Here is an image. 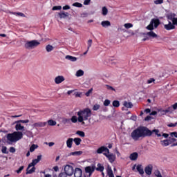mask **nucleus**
I'll list each match as a JSON object with an SVG mask.
<instances>
[{
	"label": "nucleus",
	"instance_id": "3",
	"mask_svg": "<svg viewBox=\"0 0 177 177\" xmlns=\"http://www.w3.org/2000/svg\"><path fill=\"white\" fill-rule=\"evenodd\" d=\"M77 117H79V122L84 125L85 121H88L90 117H92V110L89 108H86L83 110H80L77 113Z\"/></svg>",
	"mask_w": 177,
	"mask_h": 177
},
{
	"label": "nucleus",
	"instance_id": "51",
	"mask_svg": "<svg viewBox=\"0 0 177 177\" xmlns=\"http://www.w3.org/2000/svg\"><path fill=\"white\" fill-rule=\"evenodd\" d=\"M164 3V0H156L154 1L155 5H161V3Z\"/></svg>",
	"mask_w": 177,
	"mask_h": 177
},
{
	"label": "nucleus",
	"instance_id": "26",
	"mask_svg": "<svg viewBox=\"0 0 177 177\" xmlns=\"http://www.w3.org/2000/svg\"><path fill=\"white\" fill-rule=\"evenodd\" d=\"M130 160L132 161H135L136 160H138V153L134 152L131 153L129 156Z\"/></svg>",
	"mask_w": 177,
	"mask_h": 177
},
{
	"label": "nucleus",
	"instance_id": "42",
	"mask_svg": "<svg viewBox=\"0 0 177 177\" xmlns=\"http://www.w3.org/2000/svg\"><path fill=\"white\" fill-rule=\"evenodd\" d=\"M62 122L63 124H71V120L70 118H63Z\"/></svg>",
	"mask_w": 177,
	"mask_h": 177
},
{
	"label": "nucleus",
	"instance_id": "32",
	"mask_svg": "<svg viewBox=\"0 0 177 177\" xmlns=\"http://www.w3.org/2000/svg\"><path fill=\"white\" fill-rule=\"evenodd\" d=\"M155 177H162V173L160 170H156L153 173Z\"/></svg>",
	"mask_w": 177,
	"mask_h": 177
},
{
	"label": "nucleus",
	"instance_id": "49",
	"mask_svg": "<svg viewBox=\"0 0 177 177\" xmlns=\"http://www.w3.org/2000/svg\"><path fill=\"white\" fill-rule=\"evenodd\" d=\"M88 44V47H87V50H89L91 48V46H92V39H88L87 41Z\"/></svg>",
	"mask_w": 177,
	"mask_h": 177
},
{
	"label": "nucleus",
	"instance_id": "16",
	"mask_svg": "<svg viewBox=\"0 0 177 177\" xmlns=\"http://www.w3.org/2000/svg\"><path fill=\"white\" fill-rule=\"evenodd\" d=\"M104 151L105 153H109V149H108V148L106 147H100L98 149H97L96 153H97V154H102V153H104Z\"/></svg>",
	"mask_w": 177,
	"mask_h": 177
},
{
	"label": "nucleus",
	"instance_id": "39",
	"mask_svg": "<svg viewBox=\"0 0 177 177\" xmlns=\"http://www.w3.org/2000/svg\"><path fill=\"white\" fill-rule=\"evenodd\" d=\"M48 125H50V127H55V125H56L57 122L56 121L53 120H49L48 121Z\"/></svg>",
	"mask_w": 177,
	"mask_h": 177
},
{
	"label": "nucleus",
	"instance_id": "9",
	"mask_svg": "<svg viewBox=\"0 0 177 177\" xmlns=\"http://www.w3.org/2000/svg\"><path fill=\"white\" fill-rule=\"evenodd\" d=\"M41 160H42V155L37 156V158L32 160V162L29 164V167H35Z\"/></svg>",
	"mask_w": 177,
	"mask_h": 177
},
{
	"label": "nucleus",
	"instance_id": "13",
	"mask_svg": "<svg viewBox=\"0 0 177 177\" xmlns=\"http://www.w3.org/2000/svg\"><path fill=\"white\" fill-rule=\"evenodd\" d=\"M85 171L86 174H89L88 176H91L92 174L95 171V167L93 166H88L85 168Z\"/></svg>",
	"mask_w": 177,
	"mask_h": 177
},
{
	"label": "nucleus",
	"instance_id": "7",
	"mask_svg": "<svg viewBox=\"0 0 177 177\" xmlns=\"http://www.w3.org/2000/svg\"><path fill=\"white\" fill-rule=\"evenodd\" d=\"M104 156L106 157L109 160V161L111 163L114 162L115 161V155L113 153H110V150L109 149V153L108 152H104Z\"/></svg>",
	"mask_w": 177,
	"mask_h": 177
},
{
	"label": "nucleus",
	"instance_id": "47",
	"mask_svg": "<svg viewBox=\"0 0 177 177\" xmlns=\"http://www.w3.org/2000/svg\"><path fill=\"white\" fill-rule=\"evenodd\" d=\"M92 92H93V88H91L89 89L86 93V96L88 97L91 96V95H92Z\"/></svg>",
	"mask_w": 177,
	"mask_h": 177
},
{
	"label": "nucleus",
	"instance_id": "33",
	"mask_svg": "<svg viewBox=\"0 0 177 177\" xmlns=\"http://www.w3.org/2000/svg\"><path fill=\"white\" fill-rule=\"evenodd\" d=\"M96 170L100 171V172H103V171H104V167L102 166L100 163H98Z\"/></svg>",
	"mask_w": 177,
	"mask_h": 177
},
{
	"label": "nucleus",
	"instance_id": "60",
	"mask_svg": "<svg viewBox=\"0 0 177 177\" xmlns=\"http://www.w3.org/2000/svg\"><path fill=\"white\" fill-rule=\"evenodd\" d=\"M59 177H67V174H66V172L65 173H61V174H59Z\"/></svg>",
	"mask_w": 177,
	"mask_h": 177
},
{
	"label": "nucleus",
	"instance_id": "30",
	"mask_svg": "<svg viewBox=\"0 0 177 177\" xmlns=\"http://www.w3.org/2000/svg\"><path fill=\"white\" fill-rule=\"evenodd\" d=\"M53 49H55V47H53V46L48 44L46 46V52L49 53V52H52V50H53Z\"/></svg>",
	"mask_w": 177,
	"mask_h": 177
},
{
	"label": "nucleus",
	"instance_id": "45",
	"mask_svg": "<svg viewBox=\"0 0 177 177\" xmlns=\"http://www.w3.org/2000/svg\"><path fill=\"white\" fill-rule=\"evenodd\" d=\"M113 107H120V101L114 100L112 103Z\"/></svg>",
	"mask_w": 177,
	"mask_h": 177
},
{
	"label": "nucleus",
	"instance_id": "4",
	"mask_svg": "<svg viewBox=\"0 0 177 177\" xmlns=\"http://www.w3.org/2000/svg\"><path fill=\"white\" fill-rule=\"evenodd\" d=\"M20 139H23V132L21 131H15L7 135V140L11 143H15L20 140Z\"/></svg>",
	"mask_w": 177,
	"mask_h": 177
},
{
	"label": "nucleus",
	"instance_id": "36",
	"mask_svg": "<svg viewBox=\"0 0 177 177\" xmlns=\"http://www.w3.org/2000/svg\"><path fill=\"white\" fill-rule=\"evenodd\" d=\"M84 71L80 69L76 72L75 75L76 77H82V75H84Z\"/></svg>",
	"mask_w": 177,
	"mask_h": 177
},
{
	"label": "nucleus",
	"instance_id": "8",
	"mask_svg": "<svg viewBox=\"0 0 177 177\" xmlns=\"http://www.w3.org/2000/svg\"><path fill=\"white\" fill-rule=\"evenodd\" d=\"M64 171L68 176H71L74 174V168H73V166L68 165L65 166Z\"/></svg>",
	"mask_w": 177,
	"mask_h": 177
},
{
	"label": "nucleus",
	"instance_id": "61",
	"mask_svg": "<svg viewBox=\"0 0 177 177\" xmlns=\"http://www.w3.org/2000/svg\"><path fill=\"white\" fill-rule=\"evenodd\" d=\"M172 24L174 26H177V17L175 18V19L172 20Z\"/></svg>",
	"mask_w": 177,
	"mask_h": 177
},
{
	"label": "nucleus",
	"instance_id": "63",
	"mask_svg": "<svg viewBox=\"0 0 177 177\" xmlns=\"http://www.w3.org/2000/svg\"><path fill=\"white\" fill-rule=\"evenodd\" d=\"M91 3V0H84V5H88Z\"/></svg>",
	"mask_w": 177,
	"mask_h": 177
},
{
	"label": "nucleus",
	"instance_id": "28",
	"mask_svg": "<svg viewBox=\"0 0 177 177\" xmlns=\"http://www.w3.org/2000/svg\"><path fill=\"white\" fill-rule=\"evenodd\" d=\"M73 138H68L66 140V145H67V147H68V149H71V147H73Z\"/></svg>",
	"mask_w": 177,
	"mask_h": 177
},
{
	"label": "nucleus",
	"instance_id": "24",
	"mask_svg": "<svg viewBox=\"0 0 177 177\" xmlns=\"http://www.w3.org/2000/svg\"><path fill=\"white\" fill-rule=\"evenodd\" d=\"M153 133H155V135H156L158 136V138H160L162 136V134L160 133V130H158V129H153V130L151 131V135H153Z\"/></svg>",
	"mask_w": 177,
	"mask_h": 177
},
{
	"label": "nucleus",
	"instance_id": "11",
	"mask_svg": "<svg viewBox=\"0 0 177 177\" xmlns=\"http://www.w3.org/2000/svg\"><path fill=\"white\" fill-rule=\"evenodd\" d=\"M46 126V122H37L32 124L33 128H43Z\"/></svg>",
	"mask_w": 177,
	"mask_h": 177
},
{
	"label": "nucleus",
	"instance_id": "29",
	"mask_svg": "<svg viewBox=\"0 0 177 177\" xmlns=\"http://www.w3.org/2000/svg\"><path fill=\"white\" fill-rule=\"evenodd\" d=\"M102 13L103 16H107V13H109V9H107V7L106 6L102 7Z\"/></svg>",
	"mask_w": 177,
	"mask_h": 177
},
{
	"label": "nucleus",
	"instance_id": "35",
	"mask_svg": "<svg viewBox=\"0 0 177 177\" xmlns=\"http://www.w3.org/2000/svg\"><path fill=\"white\" fill-rule=\"evenodd\" d=\"M81 154H82V151H77L75 152H71V153L68 154V156H81Z\"/></svg>",
	"mask_w": 177,
	"mask_h": 177
},
{
	"label": "nucleus",
	"instance_id": "19",
	"mask_svg": "<svg viewBox=\"0 0 177 177\" xmlns=\"http://www.w3.org/2000/svg\"><path fill=\"white\" fill-rule=\"evenodd\" d=\"M75 177L82 176V170L80 168H76L74 173Z\"/></svg>",
	"mask_w": 177,
	"mask_h": 177
},
{
	"label": "nucleus",
	"instance_id": "34",
	"mask_svg": "<svg viewBox=\"0 0 177 177\" xmlns=\"http://www.w3.org/2000/svg\"><path fill=\"white\" fill-rule=\"evenodd\" d=\"M147 84H149V85H154L156 84V79L154 78H150L147 81Z\"/></svg>",
	"mask_w": 177,
	"mask_h": 177
},
{
	"label": "nucleus",
	"instance_id": "25",
	"mask_svg": "<svg viewBox=\"0 0 177 177\" xmlns=\"http://www.w3.org/2000/svg\"><path fill=\"white\" fill-rule=\"evenodd\" d=\"M65 59H66V60H70V62H77V57H73L71 55H66Z\"/></svg>",
	"mask_w": 177,
	"mask_h": 177
},
{
	"label": "nucleus",
	"instance_id": "43",
	"mask_svg": "<svg viewBox=\"0 0 177 177\" xmlns=\"http://www.w3.org/2000/svg\"><path fill=\"white\" fill-rule=\"evenodd\" d=\"M76 135H78L81 138H85V133L84 131H77Z\"/></svg>",
	"mask_w": 177,
	"mask_h": 177
},
{
	"label": "nucleus",
	"instance_id": "59",
	"mask_svg": "<svg viewBox=\"0 0 177 177\" xmlns=\"http://www.w3.org/2000/svg\"><path fill=\"white\" fill-rule=\"evenodd\" d=\"M74 95H75V97H81L82 93L77 92V93H75Z\"/></svg>",
	"mask_w": 177,
	"mask_h": 177
},
{
	"label": "nucleus",
	"instance_id": "1",
	"mask_svg": "<svg viewBox=\"0 0 177 177\" xmlns=\"http://www.w3.org/2000/svg\"><path fill=\"white\" fill-rule=\"evenodd\" d=\"M131 136L133 140L137 141L140 138L151 136V131L146 127H139L131 132Z\"/></svg>",
	"mask_w": 177,
	"mask_h": 177
},
{
	"label": "nucleus",
	"instance_id": "12",
	"mask_svg": "<svg viewBox=\"0 0 177 177\" xmlns=\"http://www.w3.org/2000/svg\"><path fill=\"white\" fill-rule=\"evenodd\" d=\"M54 81L55 84H59L64 82V81H66V79L63 77V75H59L55 78Z\"/></svg>",
	"mask_w": 177,
	"mask_h": 177
},
{
	"label": "nucleus",
	"instance_id": "46",
	"mask_svg": "<svg viewBox=\"0 0 177 177\" xmlns=\"http://www.w3.org/2000/svg\"><path fill=\"white\" fill-rule=\"evenodd\" d=\"M161 143H162V146H165V147L169 146V142H168V140H167L161 141Z\"/></svg>",
	"mask_w": 177,
	"mask_h": 177
},
{
	"label": "nucleus",
	"instance_id": "15",
	"mask_svg": "<svg viewBox=\"0 0 177 177\" xmlns=\"http://www.w3.org/2000/svg\"><path fill=\"white\" fill-rule=\"evenodd\" d=\"M164 27L165 30H167L168 31H169V30H175V26L171 21H169L168 24L164 25Z\"/></svg>",
	"mask_w": 177,
	"mask_h": 177
},
{
	"label": "nucleus",
	"instance_id": "44",
	"mask_svg": "<svg viewBox=\"0 0 177 177\" xmlns=\"http://www.w3.org/2000/svg\"><path fill=\"white\" fill-rule=\"evenodd\" d=\"M35 149H38V145L33 144L30 148V153H32V151H34Z\"/></svg>",
	"mask_w": 177,
	"mask_h": 177
},
{
	"label": "nucleus",
	"instance_id": "55",
	"mask_svg": "<svg viewBox=\"0 0 177 177\" xmlns=\"http://www.w3.org/2000/svg\"><path fill=\"white\" fill-rule=\"evenodd\" d=\"M106 88L107 89H109V91H115V89L113 87V86H110V85H106Z\"/></svg>",
	"mask_w": 177,
	"mask_h": 177
},
{
	"label": "nucleus",
	"instance_id": "53",
	"mask_svg": "<svg viewBox=\"0 0 177 177\" xmlns=\"http://www.w3.org/2000/svg\"><path fill=\"white\" fill-rule=\"evenodd\" d=\"M19 122H21V124H28V122H30V120L28 119L26 120H20Z\"/></svg>",
	"mask_w": 177,
	"mask_h": 177
},
{
	"label": "nucleus",
	"instance_id": "22",
	"mask_svg": "<svg viewBox=\"0 0 177 177\" xmlns=\"http://www.w3.org/2000/svg\"><path fill=\"white\" fill-rule=\"evenodd\" d=\"M70 120L73 124H77V122H80V116L77 117L75 115H73Z\"/></svg>",
	"mask_w": 177,
	"mask_h": 177
},
{
	"label": "nucleus",
	"instance_id": "10",
	"mask_svg": "<svg viewBox=\"0 0 177 177\" xmlns=\"http://www.w3.org/2000/svg\"><path fill=\"white\" fill-rule=\"evenodd\" d=\"M145 172L146 175L150 176L153 172V165H149L145 168Z\"/></svg>",
	"mask_w": 177,
	"mask_h": 177
},
{
	"label": "nucleus",
	"instance_id": "37",
	"mask_svg": "<svg viewBox=\"0 0 177 177\" xmlns=\"http://www.w3.org/2000/svg\"><path fill=\"white\" fill-rule=\"evenodd\" d=\"M124 27L126 30H129V28H132V27H133V24L131 23L124 24Z\"/></svg>",
	"mask_w": 177,
	"mask_h": 177
},
{
	"label": "nucleus",
	"instance_id": "18",
	"mask_svg": "<svg viewBox=\"0 0 177 177\" xmlns=\"http://www.w3.org/2000/svg\"><path fill=\"white\" fill-rule=\"evenodd\" d=\"M122 104L124 107H126V109H132L133 107V104L131 102L124 101Z\"/></svg>",
	"mask_w": 177,
	"mask_h": 177
},
{
	"label": "nucleus",
	"instance_id": "5",
	"mask_svg": "<svg viewBox=\"0 0 177 177\" xmlns=\"http://www.w3.org/2000/svg\"><path fill=\"white\" fill-rule=\"evenodd\" d=\"M41 45V42L38 40H31V41H27L25 44V48L26 49H35L37 46H39Z\"/></svg>",
	"mask_w": 177,
	"mask_h": 177
},
{
	"label": "nucleus",
	"instance_id": "50",
	"mask_svg": "<svg viewBox=\"0 0 177 177\" xmlns=\"http://www.w3.org/2000/svg\"><path fill=\"white\" fill-rule=\"evenodd\" d=\"M73 6H75L76 8H82V4L81 3L76 2L73 4Z\"/></svg>",
	"mask_w": 177,
	"mask_h": 177
},
{
	"label": "nucleus",
	"instance_id": "17",
	"mask_svg": "<svg viewBox=\"0 0 177 177\" xmlns=\"http://www.w3.org/2000/svg\"><path fill=\"white\" fill-rule=\"evenodd\" d=\"M136 169L142 177H145V170L143 169V167L141 165H137Z\"/></svg>",
	"mask_w": 177,
	"mask_h": 177
},
{
	"label": "nucleus",
	"instance_id": "20",
	"mask_svg": "<svg viewBox=\"0 0 177 177\" xmlns=\"http://www.w3.org/2000/svg\"><path fill=\"white\" fill-rule=\"evenodd\" d=\"M106 172L109 177H114V173H113V169L110 166H108Z\"/></svg>",
	"mask_w": 177,
	"mask_h": 177
},
{
	"label": "nucleus",
	"instance_id": "14",
	"mask_svg": "<svg viewBox=\"0 0 177 177\" xmlns=\"http://www.w3.org/2000/svg\"><path fill=\"white\" fill-rule=\"evenodd\" d=\"M34 172H35V167L28 165L26 169V175L34 174Z\"/></svg>",
	"mask_w": 177,
	"mask_h": 177
},
{
	"label": "nucleus",
	"instance_id": "6",
	"mask_svg": "<svg viewBox=\"0 0 177 177\" xmlns=\"http://www.w3.org/2000/svg\"><path fill=\"white\" fill-rule=\"evenodd\" d=\"M13 125H15V130L17 132H24L26 131V127L21 124L20 120H17L13 123Z\"/></svg>",
	"mask_w": 177,
	"mask_h": 177
},
{
	"label": "nucleus",
	"instance_id": "56",
	"mask_svg": "<svg viewBox=\"0 0 177 177\" xmlns=\"http://www.w3.org/2000/svg\"><path fill=\"white\" fill-rule=\"evenodd\" d=\"M111 102L109 100H105L104 102V106H109Z\"/></svg>",
	"mask_w": 177,
	"mask_h": 177
},
{
	"label": "nucleus",
	"instance_id": "40",
	"mask_svg": "<svg viewBox=\"0 0 177 177\" xmlns=\"http://www.w3.org/2000/svg\"><path fill=\"white\" fill-rule=\"evenodd\" d=\"M10 13L11 15H16V16H20L21 17H25L26 15L24 14H23L22 12H10Z\"/></svg>",
	"mask_w": 177,
	"mask_h": 177
},
{
	"label": "nucleus",
	"instance_id": "64",
	"mask_svg": "<svg viewBox=\"0 0 177 177\" xmlns=\"http://www.w3.org/2000/svg\"><path fill=\"white\" fill-rule=\"evenodd\" d=\"M172 109H174V110H177V103L174 104L172 106Z\"/></svg>",
	"mask_w": 177,
	"mask_h": 177
},
{
	"label": "nucleus",
	"instance_id": "62",
	"mask_svg": "<svg viewBox=\"0 0 177 177\" xmlns=\"http://www.w3.org/2000/svg\"><path fill=\"white\" fill-rule=\"evenodd\" d=\"M171 137L177 138V132H172L170 133Z\"/></svg>",
	"mask_w": 177,
	"mask_h": 177
},
{
	"label": "nucleus",
	"instance_id": "23",
	"mask_svg": "<svg viewBox=\"0 0 177 177\" xmlns=\"http://www.w3.org/2000/svg\"><path fill=\"white\" fill-rule=\"evenodd\" d=\"M158 111L160 113L161 115H165L167 113H169V111H171V108H168L166 110L158 109Z\"/></svg>",
	"mask_w": 177,
	"mask_h": 177
},
{
	"label": "nucleus",
	"instance_id": "48",
	"mask_svg": "<svg viewBox=\"0 0 177 177\" xmlns=\"http://www.w3.org/2000/svg\"><path fill=\"white\" fill-rule=\"evenodd\" d=\"M1 151L2 153H3V154H8L9 153L8 151V148H6V147H2Z\"/></svg>",
	"mask_w": 177,
	"mask_h": 177
},
{
	"label": "nucleus",
	"instance_id": "21",
	"mask_svg": "<svg viewBox=\"0 0 177 177\" xmlns=\"http://www.w3.org/2000/svg\"><path fill=\"white\" fill-rule=\"evenodd\" d=\"M168 20H171V21L176 18V14L175 13H169L167 15Z\"/></svg>",
	"mask_w": 177,
	"mask_h": 177
},
{
	"label": "nucleus",
	"instance_id": "38",
	"mask_svg": "<svg viewBox=\"0 0 177 177\" xmlns=\"http://www.w3.org/2000/svg\"><path fill=\"white\" fill-rule=\"evenodd\" d=\"M73 141L75 142L76 146H80V145H81L82 140L81 138H76L73 140Z\"/></svg>",
	"mask_w": 177,
	"mask_h": 177
},
{
	"label": "nucleus",
	"instance_id": "57",
	"mask_svg": "<svg viewBox=\"0 0 177 177\" xmlns=\"http://www.w3.org/2000/svg\"><path fill=\"white\" fill-rule=\"evenodd\" d=\"M23 169H24V166L20 167L19 169L16 171L17 174H20V172H21Z\"/></svg>",
	"mask_w": 177,
	"mask_h": 177
},
{
	"label": "nucleus",
	"instance_id": "27",
	"mask_svg": "<svg viewBox=\"0 0 177 177\" xmlns=\"http://www.w3.org/2000/svg\"><path fill=\"white\" fill-rule=\"evenodd\" d=\"M101 26H102V27H110V26H111V23H110L109 21H103L101 22Z\"/></svg>",
	"mask_w": 177,
	"mask_h": 177
},
{
	"label": "nucleus",
	"instance_id": "31",
	"mask_svg": "<svg viewBox=\"0 0 177 177\" xmlns=\"http://www.w3.org/2000/svg\"><path fill=\"white\" fill-rule=\"evenodd\" d=\"M58 15H59L60 19H66V17H67L68 16V12H59Z\"/></svg>",
	"mask_w": 177,
	"mask_h": 177
},
{
	"label": "nucleus",
	"instance_id": "41",
	"mask_svg": "<svg viewBox=\"0 0 177 177\" xmlns=\"http://www.w3.org/2000/svg\"><path fill=\"white\" fill-rule=\"evenodd\" d=\"M100 109V104H95L93 106V111H97Z\"/></svg>",
	"mask_w": 177,
	"mask_h": 177
},
{
	"label": "nucleus",
	"instance_id": "52",
	"mask_svg": "<svg viewBox=\"0 0 177 177\" xmlns=\"http://www.w3.org/2000/svg\"><path fill=\"white\" fill-rule=\"evenodd\" d=\"M176 125H177V122L170 123L167 125V127H169V128H175V127H176Z\"/></svg>",
	"mask_w": 177,
	"mask_h": 177
},
{
	"label": "nucleus",
	"instance_id": "58",
	"mask_svg": "<svg viewBox=\"0 0 177 177\" xmlns=\"http://www.w3.org/2000/svg\"><path fill=\"white\" fill-rule=\"evenodd\" d=\"M10 153H15L16 152V149H15V147H10Z\"/></svg>",
	"mask_w": 177,
	"mask_h": 177
},
{
	"label": "nucleus",
	"instance_id": "2",
	"mask_svg": "<svg viewBox=\"0 0 177 177\" xmlns=\"http://www.w3.org/2000/svg\"><path fill=\"white\" fill-rule=\"evenodd\" d=\"M158 26H160V19H152L150 24L146 27V29L149 30V32L142 33V35H147L149 38H157L158 35L153 31V30H154V28H157Z\"/></svg>",
	"mask_w": 177,
	"mask_h": 177
},
{
	"label": "nucleus",
	"instance_id": "54",
	"mask_svg": "<svg viewBox=\"0 0 177 177\" xmlns=\"http://www.w3.org/2000/svg\"><path fill=\"white\" fill-rule=\"evenodd\" d=\"M61 9H62V6H61L53 7V10H61Z\"/></svg>",
	"mask_w": 177,
	"mask_h": 177
}]
</instances>
